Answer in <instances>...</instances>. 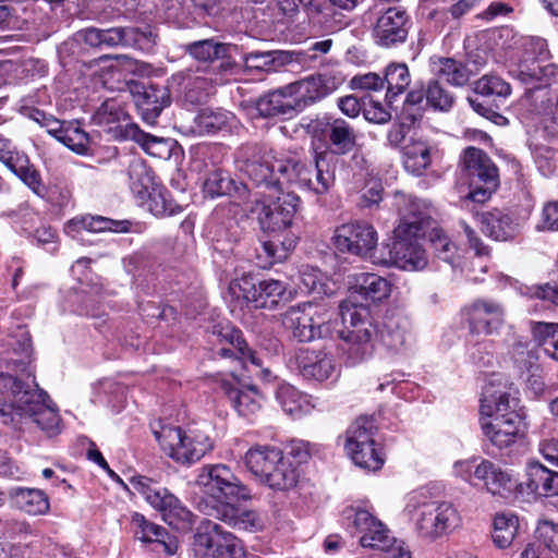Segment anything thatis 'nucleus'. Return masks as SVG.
Listing matches in <instances>:
<instances>
[{
    "mask_svg": "<svg viewBox=\"0 0 558 558\" xmlns=\"http://www.w3.org/2000/svg\"><path fill=\"white\" fill-rule=\"evenodd\" d=\"M121 136L137 143L148 155L160 159L171 156L172 142L163 137L153 136L142 131L137 125H128Z\"/></svg>",
    "mask_w": 558,
    "mask_h": 558,
    "instance_id": "49530a36",
    "label": "nucleus"
},
{
    "mask_svg": "<svg viewBox=\"0 0 558 558\" xmlns=\"http://www.w3.org/2000/svg\"><path fill=\"white\" fill-rule=\"evenodd\" d=\"M284 291L286 287L279 280L257 281L254 276L246 272L232 279L228 287V294L232 300L252 304L256 308L271 307L277 304Z\"/></svg>",
    "mask_w": 558,
    "mask_h": 558,
    "instance_id": "dca6fc26",
    "label": "nucleus"
},
{
    "mask_svg": "<svg viewBox=\"0 0 558 558\" xmlns=\"http://www.w3.org/2000/svg\"><path fill=\"white\" fill-rule=\"evenodd\" d=\"M339 314L343 325L340 331L341 351L347 365L355 366L369 359L378 339L391 355L407 353L414 343L412 324L402 314L387 315L379 329L371 308L355 303L351 298L339 304Z\"/></svg>",
    "mask_w": 558,
    "mask_h": 558,
    "instance_id": "f257e3e1",
    "label": "nucleus"
},
{
    "mask_svg": "<svg viewBox=\"0 0 558 558\" xmlns=\"http://www.w3.org/2000/svg\"><path fill=\"white\" fill-rule=\"evenodd\" d=\"M230 45L215 41L214 39H204L192 43L187 46L189 53L201 61L227 60Z\"/></svg>",
    "mask_w": 558,
    "mask_h": 558,
    "instance_id": "0e129e2a",
    "label": "nucleus"
},
{
    "mask_svg": "<svg viewBox=\"0 0 558 558\" xmlns=\"http://www.w3.org/2000/svg\"><path fill=\"white\" fill-rule=\"evenodd\" d=\"M286 92L295 101L298 110L324 98L328 94V88L322 75H313L286 85Z\"/></svg>",
    "mask_w": 558,
    "mask_h": 558,
    "instance_id": "ea45409f",
    "label": "nucleus"
},
{
    "mask_svg": "<svg viewBox=\"0 0 558 558\" xmlns=\"http://www.w3.org/2000/svg\"><path fill=\"white\" fill-rule=\"evenodd\" d=\"M132 487L161 515L162 520L179 531L190 530L194 522L193 512L168 488L150 477L132 476Z\"/></svg>",
    "mask_w": 558,
    "mask_h": 558,
    "instance_id": "9d476101",
    "label": "nucleus"
},
{
    "mask_svg": "<svg viewBox=\"0 0 558 558\" xmlns=\"http://www.w3.org/2000/svg\"><path fill=\"white\" fill-rule=\"evenodd\" d=\"M161 449L172 460L181 464H192L211 450V439L195 429L184 432L177 426H162L154 432Z\"/></svg>",
    "mask_w": 558,
    "mask_h": 558,
    "instance_id": "9b49d317",
    "label": "nucleus"
},
{
    "mask_svg": "<svg viewBox=\"0 0 558 558\" xmlns=\"http://www.w3.org/2000/svg\"><path fill=\"white\" fill-rule=\"evenodd\" d=\"M282 457L283 453L279 448L258 445L247 450L244 462L248 471L263 483L271 468L280 462Z\"/></svg>",
    "mask_w": 558,
    "mask_h": 558,
    "instance_id": "4c0bfd02",
    "label": "nucleus"
},
{
    "mask_svg": "<svg viewBox=\"0 0 558 558\" xmlns=\"http://www.w3.org/2000/svg\"><path fill=\"white\" fill-rule=\"evenodd\" d=\"M194 485L202 494L198 509L215 518L222 506H231L234 500L251 498V490L235 476L230 466L222 463L202 466Z\"/></svg>",
    "mask_w": 558,
    "mask_h": 558,
    "instance_id": "423d86ee",
    "label": "nucleus"
},
{
    "mask_svg": "<svg viewBox=\"0 0 558 558\" xmlns=\"http://www.w3.org/2000/svg\"><path fill=\"white\" fill-rule=\"evenodd\" d=\"M345 451L354 464L362 469L377 471L384 465V458L377 442L361 446L360 448L347 449Z\"/></svg>",
    "mask_w": 558,
    "mask_h": 558,
    "instance_id": "338daca9",
    "label": "nucleus"
},
{
    "mask_svg": "<svg viewBox=\"0 0 558 558\" xmlns=\"http://www.w3.org/2000/svg\"><path fill=\"white\" fill-rule=\"evenodd\" d=\"M404 512L416 533L429 541L450 534L461 524V515L452 502L432 500L422 490L408 496Z\"/></svg>",
    "mask_w": 558,
    "mask_h": 558,
    "instance_id": "0eeeda50",
    "label": "nucleus"
},
{
    "mask_svg": "<svg viewBox=\"0 0 558 558\" xmlns=\"http://www.w3.org/2000/svg\"><path fill=\"white\" fill-rule=\"evenodd\" d=\"M351 294L359 295L371 303H379L388 299L391 283L388 279L375 272H355L348 277Z\"/></svg>",
    "mask_w": 558,
    "mask_h": 558,
    "instance_id": "c85d7f7f",
    "label": "nucleus"
},
{
    "mask_svg": "<svg viewBox=\"0 0 558 558\" xmlns=\"http://www.w3.org/2000/svg\"><path fill=\"white\" fill-rule=\"evenodd\" d=\"M137 109L147 124H155L163 108L170 105V95L166 87L144 85L135 96Z\"/></svg>",
    "mask_w": 558,
    "mask_h": 558,
    "instance_id": "72a5a7b5",
    "label": "nucleus"
},
{
    "mask_svg": "<svg viewBox=\"0 0 558 558\" xmlns=\"http://www.w3.org/2000/svg\"><path fill=\"white\" fill-rule=\"evenodd\" d=\"M482 230L496 241H512L522 230L524 219L511 209L494 208L482 215Z\"/></svg>",
    "mask_w": 558,
    "mask_h": 558,
    "instance_id": "bb28decb",
    "label": "nucleus"
},
{
    "mask_svg": "<svg viewBox=\"0 0 558 558\" xmlns=\"http://www.w3.org/2000/svg\"><path fill=\"white\" fill-rule=\"evenodd\" d=\"M8 497L12 507L28 515H43L50 509L49 498L41 489L12 487Z\"/></svg>",
    "mask_w": 558,
    "mask_h": 558,
    "instance_id": "c9c22d12",
    "label": "nucleus"
},
{
    "mask_svg": "<svg viewBox=\"0 0 558 558\" xmlns=\"http://www.w3.org/2000/svg\"><path fill=\"white\" fill-rule=\"evenodd\" d=\"M9 345L12 347L13 354L16 355V357L10 359L12 365L17 371L26 373L27 376H31L33 348L28 331L23 327H19L16 333L14 336H11L9 340Z\"/></svg>",
    "mask_w": 558,
    "mask_h": 558,
    "instance_id": "5fc2aeb1",
    "label": "nucleus"
},
{
    "mask_svg": "<svg viewBox=\"0 0 558 558\" xmlns=\"http://www.w3.org/2000/svg\"><path fill=\"white\" fill-rule=\"evenodd\" d=\"M462 317L473 337L498 335L506 323L505 306L493 299H476L462 308Z\"/></svg>",
    "mask_w": 558,
    "mask_h": 558,
    "instance_id": "a211bd4d",
    "label": "nucleus"
},
{
    "mask_svg": "<svg viewBox=\"0 0 558 558\" xmlns=\"http://www.w3.org/2000/svg\"><path fill=\"white\" fill-rule=\"evenodd\" d=\"M377 232L372 225L354 221L339 226L332 235L337 251L357 256H366L377 245Z\"/></svg>",
    "mask_w": 558,
    "mask_h": 558,
    "instance_id": "6ab92c4d",
    "label": "nucleus"
},
{
    "mask_svg": "<svg viewBox=\"0 0 558 558\" xmlns=\"http://www.w3.org/2000/svg\"><path fill=\"white\" fill-rule=\"evenodd\" d=\"M7 168L35 195L44 196L46 194V186L43 182L40 172L31 162L28 156L24 151L21 155H15V160H13Z\"/></svg>",
    "mask_w": 558,
    "mask_h": 558,
    "instance_id": "8fccbe9b",
    "label": "nucleus"
},
{
    "mask_svg": "<svg viewBox=\"0 0 558 558\" xmlns=\"http://www.w3.org/2000/svg\"><path fill=\"white\" fill-rule=\"evenodd\" d=\"M255 109L258 116L264 118L290 116L295 111V101L286 92V86H283L259 97Z\"/></svg>",
    "mask_w": 558,
    "mask_h": 558,
    "instance_id": "c03bdc74",
    "label": "nucleus"
},
{
    "mask_svg": "<svg viewBox=\"0 0 558 558\" xmlns=\"http://www.w3.org/2000/svg\"><path fill=\"white\" fill-rule=\"evenodd\" d=\"M96 125L102 126L108 133L120 141H125L121 134L128 125H135L130 122L128 112L118 99H107L93 116Z\"/></svg>",
    "mask_w": 558,
    "mask_h": 558,
    "instance_id": "473e14b6",
    "label": "nucleus"
},
{
    "mask_svg": "<svg viewBox=\"0 0 558 558\" xmlns=\"http://www.w3.org/2000/svg\"><path fill=\"white\" fill-rule=\"evenodd\" d=\"M243 62L247 70L276 72L291 62V56L286 51H251L243 54Z\"/></svg>",
    "mask_w": 558,
    "mask_h": 558,
    "instance_id": "3c124183",
    "label": "nucleus"
},
{
    "mask_svg": "<svg viewBox=\"0 0 558 558\" xmlns=\"http://www.w3.org/2000/svg\"><path fill=\"white\" fill-rule=\"evenodd\" d=\"M287 366L305 380L315 383L332 384L340 376V364L327 349H296L289 354Z\"/></svg>",
    "mask_w": 558,
    "mask_h": 558,
    "instance_id": "f8f14e48",
    "label": "nucleus"
},
{
    "mask_svg": "<svg viewBox=\"0 0 558 558\" xmlns=\"http://www.w3.org/2000/svg\"><path fill=\"white\" fill-rule=\"evenodd\" d=\"M403 377L404 374L400 373L386 375L377 389L379 391H385L389 388L398 398L408 401L416 399L420 395L421 387L416 383L404 379Z\"/></svg>",
    "mask_w": 558,
    "mask_h": 558,
    "instance_id": "680f3d73",
    "label": "nucleus"
},
{
    "mask_svg": "<svg viewBox=\"0 0 558 558\" xmlns=\"http://www.w3.org/2000/svg\"><path fill=\"white\" fill-rule=\"evenodd\" d=\"M341 522L347 530L360 535L363 547L386 551L390 558H411L404 542L391 534L387 525L375 515L368 501L345 507L341 513Z\"/></svg>",
    "mask_w": 558,
    "mask_h": 558,
    "instance_id": "39448f33",
    "label": "nucleus"
},
{
    "mask_svg": "<svg viewBox=\"0 0 558 558\" xmlns=\"http://www.w3.org/2000/svg\"><path fill=\"white\" fill-rule=\"evenodd\" d=\"M425 97L426 104L434 110L449 111L454 102L453 95L447 90L438 81H429L424 92L411 90L407 95L405 105L412 109Z\"/></svg>",
    "mask_w": 558,
    "mask_h": 558,
    "instance_id": "79ce46f5",
    "label": "nucleus"
},
{
    "mask_svg": "<svg viewBox=\"0 0 558 558\" xmlns=\"http://www.w3.org/2000/svg\"><path fill=\"white\" fill-rule=\"evenodd\" d=\"M473 89L484 97L506 99L511 94L510 85L497 75H484L474 82Z\"/></svg>",
    "mask_w": 558,
    "mask_h": 558,
    "instance_id": "774afa93",
    "label": "nucleus"
},
{
    "mask_svg": "<svg viewBox=\"0 0 558 558\" xmlns=\"http://www.w3.org/2000/svg\"><path fill=\"white\" fill-rule=\"evenodd\" d=\"M299 279L303 292L329 296L336 289L335 282L314 266L303 265L299 270Z\"/></svg>",
    "mask_w": 558,
    "mask_h": 558,
    "instance_id": "6e6d98bb",
    "label": "nucleus"
},
{
    "mask_svg": "<svg viewBox=\"0 0 558 558\" xmlns=\"http://www.w3.org/2000/svg\"><path fill=\"white\" fill-rule=\"evenodd\" d=\"M102 47H131L144 50L154 43V36L148 28L138 27H111L102 29Z\"/></svg>",
    "mask_w": 558,
    "mask_h": 558,
    "instance_id": "2f4dec72",
    "label": "nucleus"
},
{
    "mask_svg": "<svg viewBox=\"0 0 558 558\" xmlns=\"http://www.w3.org/2000/svg\"><path fill=\"white\" fill-rule=\"evenodd\" d=\"M217 519L232 527L256 533L265 529L267 520L258 511L241 508L235 505L222 506Z\"/></svg>",
    "mask_w": 558,
    "mask_h": 558,
    "instance_id": "e433bc0d",
    "label": "nucleus"
},
{
    "mask_svg": "<svg viewBox=\"0 0 558 558\" xmlns=\"http://www.w3.org/2000/svg\"><path fill=\"white\" fill-rule=\"evenodd\" d=\"M435 151V146L423 136L412 135L402 147L404 169L414 175H422L430 166Z\"/></svg>",
    "mask_w": 558,
    "mask_h": 558,
    "instance_id": "7c9ffc66",
    "label": "nucleus"
},
{
    "mask_svg": "<svg viewBox=\"0 0 558 558\" xmlns=\"http://www.w3.org/2000/svg\"><path fill=\"white\" fill-rule=\"evenodd\" d=\"M430 68L436 76L453 86H464L473 74L468 65L453 58H433Z\"/></svg>",
    "mask_w": 558,
    "mask_h": 558,
    "instance_id": "09e8293b",
    "label": "nucleus"
},
{
    "mask_svg": "<svg viewBox=\"0 0 558 558\" xmlns=\"http://www.w3.org/2000/svg\"><path fill=\"white\" fill-rule=\"evenodd\" d=\"M29 396L32 398L25 400V404L22 405L17 414L32 417L33 422L49 436L58 434L61 418L58 410L48 403L47 392L36 388Z\"/></svg>",
    "mask_w": 558,
    "mask_h": 558,
    "instance_id": "a878e982",
    "label": "nucleus"
},
{
    "mask_svg": "<svg viewBox=\"0 0 558 558\" xmlns=\"http://www.w3.org/2000/svg\"><path fill=\"white\" fill-rule=\"evenodd\" d=\"M517 405L518 399L511 396L502 376L493 374L482 389L478 424L484 438L499 450L511 448L524 437V417Z\"/></svg>",
    "mask_w": 558,
    "mask_h": 558,
    "instance_id": "f03ea898",
    "label": "nucleus"
},
{
    "mask_svg": "<svg viewBox=\"0 0 558 558\" xmlns=\"http://www.w3.org/2000/svg\"><path fill=\"white\" fill-rule=\"evenodd\" d=\"M532 333L546 355L558 359V324L536 323L532 327Z\"/></svg>",
    "mask_w": 558,
    "mask_h": 558,
    "instance_id": "e2e57ef3",
    "label": "nucleus"
},
{
    "mask_svg": "<svg viewBox=\"0 0 558 558\" xmlns=\"http://www.w3.org/2000/svg\"><path fill=\"white\" fill-rule=\"evenodd\" d=\"M205 196L215 198L225 195L236 194L244 199L247 193L245 185L238 186L235 181L223 170L214 168L210 170L203 183Z\"/></svg>",
    "mask_w": 558,
    "mask_h": 558,
    "instance_id": "de8ad7c7",
    "label": "nucleus"
},
{
    "mask_svg": "<svg viewBox=\"0 0 558 558\" xmlns=\"http://www.w3.org/2000/svg\"><path fill=\"white\" fill-rule=\"evenodd\" d=\"M509 354L512 361L513 375L526 383L534 391L542 390L544 384L541 379V367L536 354L532 349H529V342L515 341Z\"/></svg>",
    "mask_w": 558,
    "mask_h": 558,
    "instance_id": "cd10ccee",
    "label": "nucleus"
},
{
    "mask_svg": "<svg viewBox=\"0 0 558 558\" xmlns=\"http://www.w3.org/2000/svg\"><path fill=\"white\" fill-rule=\"evenodd\" d=\"M214 335H216L220 343H228L229 347H221L217 354L221 357H233L241 360L246 366L247 363L259 368L257 375L265 381H271L276 378L268 367H264L263 360L257 353L247 347L246 341L243 339L242 332L230 326L215 327Z\"/></svg>",
    "mask_w": 558,
    "mask_h": 558,
    "instance_id": "412c9836",
    "label": "nucleus"
},
{
    "mask_svg": "<svg viewBox=\"0 0 558 558\" xmlns=\"http://www.w3.org/2000/svg\"><path fill=\"white\" fill-rule=\"evenodd\" d=\"M493 542L498 548H508L520 529L519 518L511 511L498 512L493 521Z\"/></svg>",
    "mask_w": 558,
    "mask_h": 558,
    "instance_id": "864d4df0",
    "label": "nucleus"
},
{
    "mask_svg": "<svg viewBox=\"0 0 558 558\" xmlns=\"http://www.w3.org/2000/svg\"><path fill=\"white\" fill-rule=\"evenodd\" d=\"M195 558H246L242 542L214 521H206L195 535Z\"/></svg>",
    "mask_w": 558,
    "mask_h": 558,
    "instance_id": "2eb2a0df",
    "label": "nucleus"
},
{
    "mask_svg": "<svg viewBox=\"0 0 558 558\" xmlns=\"http://www.w3.org/2000/svg\"><path fill=\"white\" fill-rule=\"evenodd\" d=\"M221 389L239 416L253 421L262 411L264 397L256 386L233 379L222 380Z\"/></svg>",
    "mask_w": 558,
    "mask_h": 558,
    "instance_id": "393cba45",
    "label": "nucleus"
},
{
    "mask_svg": "<svg viewBox=\"0 0 558 558\" xmlns=\"http://www.w3.org/2000/svg\"><path fill=\"white\" fill-rule=\"evenodd\" d=\"M452 473L471 486L502 499L512 498L519 487V480L511 472L481 456L456 461Z\"/></svg>",
    "mask_w": 558,
    "mask_h": 558,
    "instance_id": "1a4fd4ad",
    "label": "nucleus"
},
{
    "mask_svg": "<svg viewBox=\"0 0 558 558\" xmlns=\"http://www.w3.org/2000/svg\"><path fill=\"white\" fill-rule=\"evenodd\" d=\"M33 390L14 376L0 373V418L2 423H8L11 412L20 411L25 404V400L32 398L29 395Z\"/></svg>",
    "mask_w": 558,
    "mask_h": 558,
    "instance_id": "c756f323",
    "label": "nucleus"
},
{
    "mask_svg": "<svg viewBox=\"0 0 558 558\" xmlns=\"http://www.w3.org/2000/svg\"><path fill=\"white\" fill-rule=\"evenodd\" d=\"M240 171L257 187L269 192V196L281 194L284 189V171L289 169L286 155L266 145H250L239 151Z\"/></svg>",
    "mask_w": 558,
    "mask_h": 558,
    "instance_id": "6e6552de",
    "label": "nucleus"
},
{
    "mask_svg": "<svg viewBox=\"0 0 558 558\" xmlns=\"http://www.w3.org/2000/svg\"><path fill=\"white\" fill-rule=\"evenodd\" d=\"M131 222L129 220H113L101 216H81L66 222L64 232L75 239L83 231L88 232H128Z\"/></svg>",
    "mask_w": 558,
    "mask_h": 558,
    "instance_id": "f704fd0d",
    "label": "nucleus"
},
{
    "mask_svg": "<svg viewBox=\"0 0 558 558\" xmlns=\"http://www.w3.org/2000/svg\"><path fill=\"white\" fill-rule=\"evenodd\" d=\"M307 132L314 137L327 141L332 151L339 155L348 154L356 143V135L353 126L341 118L331 116L311 121Z\"/></svg>",
    "mask_w": 558,
    "mask_h": 558,
    "instance_id": "aec40b11",
    "label": "nucleus"
},
{
    "mask_svg": "<svg viewBox=\"0 0 558 558\" xmlns=\"http://www.w3.org/2000/svg\"><path fill=\"white\" fill-rule=\"evenodd\" d=\"M328 311L314 302L291 306L282 317V324L301 342L327 337L330 332Z\"/></svg>",
    "mask_w": 558,
    "mask_h": 558,
    "instance_id": "ddd939ff",
    "label": "nucleus"
},
{
    "mask_svg": "<svg viewBox=\"0 0 558 558\" xmlns=\"http://www.w3.org/2000/svg\"><path fill=\"white\" fill-rule=\"evenodd\" d=\"M263 201L258 214L260 228L271 235L262 243V250L269 258V264L284 260L295 247L298 236L292 232L293 218L300 203L293 193L276 194Z\"/></svg>",
    "mask_w": 558,
    "mask_h": 558,
    "instance_id": "20e7f679",
    "label": "nucleus"
},
{
    "mask_svg": "<svg viewBox=\"0 0 558 558\" xmlns=\"http://www.w3.org/2000/svg\"><path fill=\"white\" fill-rule=\"evenodd\" d=\"M463 165L471 180L468 198L475 203H485L498 184L497 168L486 153L475 147L464 150Z\"/></svg>",
    "mask_w": 558,
    "mask_h": 558,
    "instance_id": "f3484780",
    "label": "nucleus"
},
{
    "mask_svg": "<svg viewBox=\"0 0 558 558\" xmlns=\"http://www.w3.org/2000/svg\"><path fill=\"white\" fill-rule=\"evenodd\" d=\"M517 75L523 84L541 87L558 82V65L554 63H541L534 66L519 65Z\"/></svg>",
    "mask_w": 558,
    "mask_h": 558,
    "instance_id": "bf43d9fd",
    "label": "nucleus"
},
{
    "mask_svg": "<svg viewBox=\"0 0 558 558\" xmlns=\"http://www.w3.org/2000/svg\"><path fill=\"white\" fill-rule=\"evenodd\" d=\"M395 205L400 222L393 231L389 263L407 271L422 270L427 266L428 259L418 238L425 236L433 223L432 209L425 201L403 193H396Z\"/></svg>",
    "mask_w": 558,
    "mask_h": 558,
    "instance_id": "7ed1b4c3",
    "label": "nucleus"
},
{
    "mask_svg": "<svg viewBox=\"0 0 558 558\" xmlns=\"http://www.w3.org/2000/svg\"><path fill=\"white\" fill-rule=\"evenodd\" d=\"M238 72V65L233 61H221L218 66L206 70L204 75L189 78L185 86V99L191 104L204 101L216 85L227 84Z\"/></svg>",
    "mask_w": 558,
    "mask_h": 558,
    "instance_id": "4be33fe9",
    "label": "nucleus"
},
{
    "mask_svg": "<svg viewBox=\"0 0 558 558\" xmlns=\"http://www.w3.org/2000/svg\"><path fill=\"white\" fill-rule=\"evenodd\" d=\"M132 526L135 537L147 544L151 551L165 557H172L177 554L178 538L170 535L165 527L149 522L141 513L133 514Z\"/></svg>",
    "mask_w": 558,
    "mask_h": 558,
    "instance_id": "b1692460",
    "label": "nucleus"
},
{
    "mask_svg": "<svg viewBox=\"0 0 558 558\" xmlns=\"http://www.w3.org/2000/svg\"><path fill=\"white\" fill-rule=\"evenodd\" d=\"M129 186L136 201L148 199L151 191L159 184L153 170L137 157L130 160L128 166Z\"/></svg>",
    "mask_w": 558,
    "mask_h": 558,
    "instance_id": "a19ab883",
    "label": "nucleus"
},
{
    "mask_svg": "<svg viewBox=\"0 0 558 558\" xmlns=\"http://www.w3.org/2000/svg\"><path fill=\"white\" fill-rule=\"evenodd\" d=\"M235 122V116L225 109H202L194 118L192 131L198 135L229 132Z\"/></svg>",
    "mask_w": 558,
    "mask_h": 558,
    "instance_id": "58836bf2",
    "label": "nucleus"
},
{
    "mask_svg": "<svg viewBox=\"0 0 558 558\" xmlns=\"http://www.w3.org/2000/svg\"><path fill=\"white\" fill-rule=\"evenodd\" d=\"M276 399L281 409L293 418H300L313 409L310 397L287 383L278 385Z\"/></svg>",
    "mask_w": 558,
    "mask_h": 558,
    "instance_id": "a18cd8bd",
    "label": "nucleus"
},
{
    "mask_svg": "<svg viewBox=\"0 0 558 558\" xmlns=\"http://www.w3.org/2000/svg\"><path fill=\"white\" fill-rule=\"evenodd\" d=\"M268 473L263 484L277 490H286L295 486L299 480L298 468L289 460L288 457H282L281 461L276 463Z\"/></svg>",
    "mask_w": 558,
    "mask_h": 558,
    "instance_id": "4d7b16f0",
    "label": "nucleus"
},
{
    "mask_svg": "<svg viewBox=\"0 0 558 558\" xmlns=\"http://www.w3.org/2000/svg\"><path fill=\"white\" fill-rule=\"evenodd\" d=\"M527 487L531 492L544 496H558V472L532 461L526 468Z\"/></svg>",
    "mask_w": 558,
    "mask_h": 558,
    "instance_id": "37998d69",
    "label": "nucleus"
},
{
    "mask_svg": "<svg viewBox=\"0 0 558 558\" xmlns=\"http://www.w3.org/2000/svg\"><path fill=\"white\" fill-rule=\"evenodd\" d=\"M410 25V17L403 9L389 8L376 21L373 29L375 43L386 48L403 44Z\"/></svg>",
    "mask_w": 558,
    "mask_h": 558,
    "instance_id": "5701e85b",
    "label": "nucleus"
},
{
    "mask_svg": "<svg viewBox=\"0 0 558 558\" xmlns=\"http://www.w3.org/2000/svg\"><path fill=\"white\" fill-rule=\"evenodd\" d=\"M327 153L315 155L314 163H303L295 156H286L289 169L282 180L286 185H295L317 195L325 194L335 181V174L326 160Z\"/></svg>",
    "mask_w": 558,
    "mask_h": 558,
    "instance_id": "4468645a",
    "label": "nucleus"
},
{
    "mask_svg": "<svg viewBox=\"0 0 558 558\" xmlns=\"http://www.w3.org/2000/svg\"><path fill=\"white\" fill-rule=\"evenodd\" d=\"M375 432L376 427L372 418L359 417L347 430L345 450L376 442Z\"/></svg>",
    "mask_w": 558,
    "mask_h": 558,
    "instance_id": "052dcab7",
    "label": "nucleus"
},
{
    "mask_svg": "<svg viewBox=\"0 0 558 558\" xmlns=\"http://www.w3.org/2000/svg\"><path fill=\"white\" fill-rule=\"evenodd\" d=\"M434 225L435 221L433 220V223L427 230H429L428 239L435 255L440 260L449 264L452 269L460 267L461 257L458 246L454 242L451 241V239L444 232L442 229Z\"/></svg>",
    "mask_w": 558,
    "mask_h": 558,
    "instance_id": "603ef678",
    "label": "nucleus"
},
{
    "mask_svg": "<svg viewBox=\"0 0 558 558\" xmlns=\"http://www.w3.org/2000/svg\"><path fill=\"white\" fill-rule=\"evenodd\" d=\"M383 78L387 86L386 100L389 104L403 94L411 83V75L405 63L389 64Z\"/></svg>",
    "mask_w": 558,
    "mask_h": 558,
    "instance_id": "13d9d810",
    "label": "nucleus"
},
{
    "mask_svg": "<svg viewBox=\"0 0 558 558\" xmlns=\"http://www.w3.org/2000/svg\"><path fill=\"white\" fill-rule=\"evenodd\" d=\"M148 199L138 201V205L145 206L156 217L172 216L181 210L177 205L168 198V191L158 184L151 191Z\"/></svg>",
    "mask_w": 558,
    "mask_h": 558,
    "instance_id": "69168bd1",
    "label": "nucleus"
}]
</instances>
